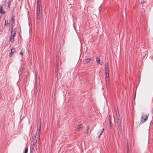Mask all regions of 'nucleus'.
<instances>
[{"label": "nucleus", "mask_w": 153, "mask_h": 153, "mask_svg": "<svg viewBox=\"0 0 153 153\" xmlns=\"http://www.w3.org/2000/svg\"><path fill=\"white\" fill-rule=\"evenodd\" d=\"M149 114H142L140 118V124H143L148 119Z\"/></svg>", "instance_id": "1"}, {"label": "nucleus", "mask_w": 153, "mask_h": 153, "mask_svg": "<svg viewBox=\"0 0 153 153\" xmlns=\"http://www.w3.org/2000/svg\"><path fill=\"white\" fill-rule=\"evenodd\" d=\"M122 121L120 119L118 118L117 120V126L118 131L121 132L122 131Z\"/></svg>", "instance_id": "2"}, {"label": "nucleus", "mask_w": 153, "mask_h": 153, "mask_svg": "<svg viewBox=\"0 0 153 153\" xmlns=\"http://www.w3.org/2000/svg\"><path fill=\"white\" fill-rule=\"evenodd\" d=\"M36 13L37 19H40L42 17L41 9H36Z\"/></svg>", "instance_id": "3"}, {"label": "nucleus", "mask_w": 153, "mask_h": 153, "mask_svg": "<svg viewBox=\"0 0 153 153\" xmlns=\"http://www.w3.org/2000/svg\"><path fill=\"white\" fill-rule=\"evenodd\" d=\"M15 19L13 16H12L11 19L9 21V25L10 26L15 25Z\"/></svg>", "instance_id": "4"}, {"label": "nucleus", "mask_w": 153, "mask_h": 153, "mask_svg": "<svg viewBox=\"0 0 153 153\" xmlns=\"http://www.w3.org/2000/svg\"><path fill=\"white\" fill-rule=\"evenodd\" d=\"M16 34V33L15 32H13V33H11L9 39L10 42L12 43L14 41V39Z\"/></svg>", "instance_id": "5"}, {"label": "nucleus", "mask_w": 153, "mask_h": 153, "mask_svg": "<svg viewBox=\"0 0 153 153\" xmlns=\"http://www.w3.org/2000/svg\"><path fill=\"white\" fill-rule=\"evenodd\" d=\"M37 124L38 127H39L38 130L39 131V132L38 133V134L37 135L38 136L37 137L38 138V140L39 141L40 140V133L41 126V122H40L39 123H38Z\"/></svg>", "instance_id": "6"}, {"label": "nucleus", "mask_w": 153, "mask_h": 153, "mask_svg": "<svg viewBox=\"0 0 153 153\" xmlns=\"http://www.w3.org/2000/svg\"><path fill=\"white\" fill-rule=\"evenodd\" d=\"M109 74H105V80L106 81V85H107L109 84Z\"/></svg>", "instance_id": "7"}, {"label": "nucleus", "mask_w": 153, "mask_h": 153, "mask_svg": "<svg viewBox=\"0 0 153 153\" xmlns=\"http://www.w3.org/2000/svg\"><path fill=\"white\" fill-rule=\"evenodd\" d=\"M92 60V58L85 59L84 60L85 63H88L90 62Z\"/></svg>", "instance_id": "8"}, {"label": "nucleus", "mask_w": 153, "mask_h": 153, "mask_svg": "<svg viewBox=\"0 0 153 153\" xmlns=\"http://www.w3.org/2000/svg\"><path fill=\"white\" fill-rule=\"evenodd\" d=\"M37 9H41V2L39 1H37Z\"/></svg>", "instance_id": "9"}, {"label": "nucleus", "mask_w": 153, "mask_h": 153, "mask_svg": "<svg viewBox=\"0 0 153 153\" xmlns=\"http://www.w3.org/2000/svg\"><path fill=\"white\" fill-rule=\"evenodd\" d=\"M82 128V125L81 124L78 125L76 128V130L77 131L80 130Z\"/></svg>", "instance_id": "10"}, {"label": "nucleus", "mask_w": 153, "mask_h": 153, "mask_svg": "<svg viewBox=\"0 0 153 153\" xmlns=\"http://www.w3.org/2000/svg\"><path fill=\"white\" fill-rule=\"evenodd\" d=\"M11 1H9L8 2V4H7L8 6L7 7V10H8V11H10V6L11 5Z\"/></svg>", "instance_id": "11"}, {"label": "nucleus", "mask_w": 153, "mask_h": 153, "mask_svg": "<svg viewBox=\"0 0 153 153\" xmlns=\"http://www.w3.org/2000/svg\"><path fill=\"white\" fill-rule=\"evenodd\" d=\"M96 61L97 63L100 65H102V63L100 62V59L99 57H97L96 58Z\"/></svg>", "instance_id": "12"}, {"label": "nucleus", "mask_w": 153, "mask_h": 153, "mask_svg": "<svg viewBox=\"0 0 153 153\" xmlns=\"http://www.w3.org/2000/svg\"><path fill=\"white\" fill-rule=\"evenodd\" d=\"M108 65L107 62H105V70L108 69Z\"/></svg>", "instance_id": "13"}, {"label": "nucleus", "mask_w": 153, "mask_h": 153, "mask_svg": "<svg viewBox=\"0 0 153 153\" xmlns=\"http://www.w3.org/2000/svg\"><path fill=\"white\" fill-rule=\"evenodd\" d=\"M0 13H1L4 14L5 13L4 11H2V7L1 5L0 6Z\"/></svg>", "instance_id": "14"}, {"label": "nucleus", "mask_w": 153, "mask_h": 153, "mask_svg": "<svg viewBox=\"0 0 153 153\" xmlns=\"http://www.w3.org/2000/svg\"><path fill=\"white\" fill-rule=\"evenodd\" d=\"M15 25H12V26H10V27H11V30H10V33H13L14 32V30L13 29V28Z\"/></svg>", "instance_id": "15"}, {"label": "nucleus", "mask_w": 153, "mask_h": 153, "mask_svg": "<svg viewBox=\"0 0 153 153\" xmlns=\"http://www.w3.org/2000/svg\"><path fill=\"white\" fill-rule=\"evenodd\" d=\"M31 142H35L36 143L37 142V140H36L35 138V137H33L31 139Z\"/></svg>", "instance_id": "16"}, {"label": "nucleus", "mask_w": 153, "mask_h": 153, "mask_svg": "<svg viewBox=\"0 0 153 153\" xmlns=\"http://www.w3.org/2000/svg\"><path fill=\"white\" fill-rule=\"evenodd\" d=\"M37 82V80H36L35 81V86L36 88H38L40 86V84H39H39H37V82Z\"/></svg>", "instance_id": "17"}, {"label": "nucleus", "mask_w": 153, "mask_h": 153, "mask_svg": "<svg viewBox=\"0 0 153 153\" xmlns=\"http://www.w3.org/2000/svg\"><path fill=\"white\" fill-rule=\"evenodd\" d=\"M58 69H59V65H57L56 68L55 70V74H58Z\"/></svg>", "instance_id": "18"}, {"label": "nucleus", "mask_w": 153, "mask_h": 153, "mask_svg": "<svg viewBox=\"0 0 153 153\" xmlns=\"http://www.w3.org/2000/svg\"><path fill=\"white\" fill-rule=\"evenodd\" d=\"M36 143L35 142H31V144L32 147H34L35 146H36V145H35Z\"/></svg>", "instance_id": "19"}, {"label": "nucleus", "mask_w": 153, "mask_h": 153, "mask_svg": "<svg viewBox=\"0 0 153 153\" xmlns=\"http://www.w3.org/2000/svg\"><path fill=\"white\" fill-rule=\"evenodd\" d=\"M8 25H9V21H7V22L6 21H5L4 27L5 26H7Z\"/></svg>", "instance_id": "20"}, {"label": "nucleus", "mask_w": 153, "mask_h": 153, "mask_svg": "<svg viewBox=\"0 0 153 153\" xmlns=\"http://www.w3.org/2000/svg\"><path fill=\"white\" fill-rule=\"evenodd\" d=\"M89 129V127L88 126H87L86 127V133L87 134H88V133Z\"/></svg>", "instance_id": "21"}, {"label": "nucleus", "mask_w": 153, "mask_h": 153, "mask_svg": "<svg viewBox=\"0 0 153 153\" xmlns=\"http://www.w3.org/2000/svg\"><path fill=\"white\" fill-rule=\"evenodd\" d=\"M103 131H104V129L103 128L102 129L101 131H100V134L99 135V136H98V137L99 138V137H100V136L102 134V132H103Z\"/></svg>", "instance_id": "22"}, {"label": "nucleus", "mask_w": 153, "mask_h": 153, "mask_svg": "<svg viewBox=\"0 0 153 153\" xmlns=\"http://www.w3.org/2000/svg\"><path fill=\"white\" fill-rule=\"evenodd\" d=\"M105 74H109V70L108 69L105 70Z\"/></svg>", "instance_id": "23"}, {"label": "nucleus", "mask_w": 153, "mask_h": 153, "mask_svg": "<svg viewBox=\"0 0 153 153\" xmlns=\"http://www.w3.org/2000/svg\"><path fill=\"white\" fill-rule=\"evenodd\" d=\"M109 124L110 128V129H112L113 128V126H112V123L109 122Z\"/></svg>", "instance_id": "24"}, {"label": "nucleus", "mask_w": 153, "mask_h": 153, "mask_svg": "<svg viewBox=\"0 0 153 153\" xmlns=\"http://www.w3.org/2000/svg\"><path fill=\"white\" fill-rule=\"evenodd\" d=\"M111 116L110 115H109V116H108V120L109 121V123L111 122Z\"/></svg>", "instance_id": "25"}, {"label": "nucleus", "mask_w": 153, "mask_h": 153, "mask_svg": "<svg viewBox=\"0 0 153 153\" xmlns=\"http://www.w3.org/2000/svg\"><path fill=\"white\" fill-rule=\"evenodd\" d=\"M11 52L12 53H13V52L14 53L15 52V48H12V49H11Z\"/></svg>", "instance_id": "26"}, {"label": "nucleus", "mask_w": 153, "mask_h": 153, "mask_svg": "<svg viewBox=\"0 0 153 153\" xmlns=\"http://www.w3.org/2000/svg\"><path fill=\"white\" fill-rule=\"evenodd\" d=\"M58 74H55V78L56 79V78H57L56 79L57 80L58 79Z\"/></svg>", "instance_id": "27"}, {"label": "nucleus", "mask_w": 153, "mask_h": 153, "mask_svg": "<svg viewBox=\"0 0 153 153\" xmlns=\"http://www.w3.org/2000/svg\"><path fill=\"white\" fill-rule=\"evenodd\" d=\"M28 151V149L27 148H26L25 151L24 153H27Z\"/></svg>", "instance_id": "28"}, {"label": "nucleus", "mask_w": 153, "mask_h": 153, "mask_svg": "<svg viewBox=\"0 0 153 153\" xmlns=\"http://www.w3.org/2000/svg\"><path fill=\"white\" fill-rule=\"evenodd\" d=\"M12 53L11 52L10 53H9V56L10 57H11L12 56Z\"/></svg>", "instance_id": "29"}, {"label": "nucleus", "mask_w": 153, "mask_h": 153, "mask_svg": "<svg viewBox=\"0 0 153 153\" xmlns=\"http://www.w3.org/2000/svg\"><path fill=\"white\" fill-rule=\"evenodd\" d=\"M141 3L142 4H144V2L143 1H142L141 2Z\"/></svg>", "instance_id": "30"}, {"label": "nucleus", "mask_w": 153, "mask_h": 153, "mask_svg": "<svg viewBox=\"0 0 153 153\" xmlns=\"http://www.w3.org/2000/svg\"><path fill=\"white\" fill-rule=\"evenodd\" d=\"M16 30H17L16 28H14V32H16Z\"/></svg>", "instance_id": "31"}, {"label": "nucleus", "mask_w": 153, "mask_h": 153, "mask_svg": "<svg viewBox=\"0 0 153 153\" xmlns=\"http://www.w3.org/2000/svg\"><path fill=\"white\" fill-rule=\"evenodd\" d=\"M151 112L153 114V108H152L151 109Z\"/></svg>", "instance_id": "32"}, {"label": "nucleus", "mask_w": 153, "mask_h": 153, "mask_svg": "<svg viewBox=\"0 0 153 153\" xmlns=\"http://www.w3.org/2000/svg\"><path fill=\"white\" fill-rule=\"evenodd\" d=\"M20 54L22 56L23 55V53L22 52H20Z\"/></svg>", "instance_id": "33"}, {"label": "nucleus", "mask_w": 153, "mask_h": 153, "mask_svg": "<svg viewBox=\"0 0 153 153\" xmlns=\"http://www.w3.org/2000/svg\"><path fill=\"white\" fill-rule=\"evenodd\" d=\"M116 114H119V112L118 111H117Z\"/></svg>", "instance_id": "34"}, {"label": "nucleus", "mask_w": 153, "mask_h": 153, "mask_svg": "<svg viewBox=\"0 0 153 153\" xmlns=\"http://www.w3.org/2000/svg\"><path fill=\"white\" fill-rule=\"evenodd\" d=\"M15 7H16V6L15 7H13V10H14V8H15Z\"/></svg>", "instance_id": "35"}, {"label": "nucleus", "mask_w": 153, "mask_h": 153, "mask_svg": "<svg viewBox=\"0 0 153 153\" xmlns=\"http://www.w3.org/2000/svg\"><path fill=\"white\" fill-rule=\"evenodd\" d=\"M91 131H90V133H91Z\"/></svg>", "instance_id": "36"}, {"label": "nucleus", "mask_w": 153, "mask_h": 153, "mask_svg": "<svg viewBox=\"0 0 153 153\" xmlns=\"http://www.w3.org/2000/svg\"><path fill=\"white\" fill-rule=\"evenodd\" d=\"M39 1V0H37V1Z\"/></svg>", "instance_id": "37"}]
</instances>
